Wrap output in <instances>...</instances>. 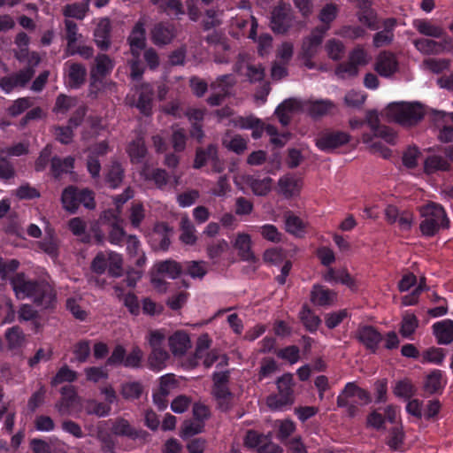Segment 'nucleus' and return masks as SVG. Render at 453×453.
<instances>
[{
    "label": "nucleus",
    "mask_w": 453,
    "mask_h": 453,
    "mask_svg": "<svg viewBox=\"0 0 453 453\" xmlns=\"http://www.w3.org/2000/svg\"><path fill=\"white\" fill-rule=\"evenodd\" d=\"M10 284L18 299L30 298L36 306L49 309L57 302L54 288L45 280H32L24 273H17L10 278Z\"/></svg>",
    "instance_id": "1"
},
{
    "label": "nucleus",
    "mask_w": 453,
    "mask_h": 453,
    "mask_svg": "<svg viewBox=\"0 0 453 453\" xmlns=\"http://www.w3.org/2000/svg\"><path fill=\"white\" fill-rule=\"evenodd\" d=\"M426 113V107L418 102H395L386 108L388 119L403 127L418 125Z\"/></svg>",
    "instance_id": "2"
},
{
    "label": "nucleus",
    "mask_w": 453,
    "mask_h": 453,
    "mask_svg": "<svg viewBox=\"0 0 453 453\" xmlns=\"http://www.w3.org/2000/svg\"><path fill=\"white\" fill-rule=\"evenodd\" d=\"M420 216L423 218L419 225L420 232L427 237L434 236L441 228L449 227V219L447 217L444 208L430 202L419 209Z\"/></svg>",
    "instance_id": "3"
},
{
    "label": "nucleus",
    "mask_w": 453,
    "mask_h": 453,
    "mask_svg": "<svg viewBox=\"0 0 453 453\" xmlns=\"http://www.w3.org/2000/svg\"><path fill=\"white\" fill-rule=\"evenodd\" d=\"M370 402L371 396L369 392L359 388L354 382L347 383L337 397V406L346 408L349 417H354L357 414L358 404H367Z\"/></svg>",
    "instance_id": "4"
},
{
    "label": "nucleus",
    "mask_w": 453,
    "mask_h": 453,
    "mask_svg": "<svg viewBox=\"0 0 453 453\" xmlns=\"http://www.w3.org/2000/svg\"><path fill=\"white\" fill-rule=\"evenodd\" d=\"M229 378L228 371L215 372L212 376L211 394L218 409L225 412L231 410L234 403V395L228 388Z\"/></svg>",
    "instance_id": "5"
},
{
    "label": "nucleus",
    "mask_w": 453,
    "mask_h": 453,
    "mask_svg": "<svg viewBox=\"0 0 453 453\" xmlns=\"http://www.w3.org/2000/svg\"><path fill=\"white\" fill-rule=\"evenodd\" d=\"M148 23V17L142 15L134 23L129 35L127 38V42L129 46V50L132 57L141 55V51L146 48V26Z\"/></svg>",
    "instance_id": "6"
},
{
    "label": "nucleus",
    "mask_w": 453,
    "mask_h": 453,
    "mask_svg": "<svg viewBox=\"0 0 453 453\" xmlns=\"http://www.w3.org/2000/svg\"><path fill=\"white\" fill-rule=\"evenodd\" d=\"M292 20L293 14L290 4L280 1L272 12V30L277 34H285L291 27Z\"/></svg>",
    "instance_id": "7"
},
{
    "label": "nucleus",
    "mask_w": 453,
    "mask_h": 453,
    "mask_svg": "<svg viewBox=\"0 0 453 453\" xmlns=\"http://www.w3.org/2000/svg\"><path fill=\"white\" fill-rule=\"evenodd\" d=\"M35 75L32 66L26 67L18 73L0 79V88L6 93L12 92L16 88H24Z\"/></svg>",
    "instance_id": "8"
},
{
    "label": "nucleus",
    "mask_w": 453,
    "mask_h": 453,
    "mask_svg": "<svg viewBox=\"0 0 453 453\" xmlns=\"http://www.w3.org/2000/svg\"><path fill=\"white\" fill-rule=\"evenodd\" d=\"M114 67V61L106 54H98L95 58L94 65L90 68V88L96 86V82L109 75Z\"/></svg>",
    "instance_id": "9"
},
{
    "label": "nucleus",
    "mask_w": 453,
    "mask_h": 453,
    "mask_svg": "<svg viewBox=\"0 0 453 453\" xmlns=\"http://www.w3.org/2000/svg\"><path fill=\"white\" fill-rule=\"evenodd\" d=\"M175 26L169 22L160 21L156 23L150 30L151 42L157 46L170 44L176 37Z\"/></svg>",
    "instance_id": "10"
},
{
    "label": "nucleus",
    "mask_w": 453,
    "mask_h": 453,
    "mask_svg": "<svg viewBox=\"0 0 453 453\" xmlns=\"http://www.w3.org/2000/svg\"><path fill=\"white\" fill-rule=\"evenodd\" d=\"M349 142V135L342 131H325L316 139V145L321 150H334Z\"/></svg>",
    "instance_id": "11"
},
{
    "label": "nucleus",
    "mask_w": 453,
    "mask_h": 453,
    "mask_svg": "<svg viewBox=\"0 0 453 453\" xmlns=\"http://www.w3.org/2000/svg\"><path fill=\"white\" fill-rule=\"evenodd\" d=\"M111 432L118 436H126L132 440L140 439L147 441L150 434L147 431L135 429L131 424L123 418H117L111 426Z\"/></svg>",
    "instance_id": "12"
},
{
    "label": "nucleus",
    "mask_w": 453,
    "mask_h": 453,
    "mask_svg": "<svg viewBox=\"0 0 453 453\" xmlns=\"http://www.w3.org/2000/svg\"><path fill=\"white\" fill-rule=\"evenodd\" d=\"M374 70L382 77H390L398 70V61L395 55L383 50L377 56Z\"/></svg>",
    "instance_id": "13"
},
{
    "label": "nucleus",
    "mask_w": 453,
    "mask_h": 453,
    "mask_svg": "<svg viewBox=\"0 0 453 453\" xmlns=\"http://www.w3.org/2000/svg\"><path fill=\"white\" fill-rule=\"evenodd\" d=\"M328 27H317L313 29L309 36H307L302 44V58H313L323 41Z\"/></svg>",
    "instance_id": "14"
},
{
    "label": "nucleus",
    "mask_w": 453,
    "mask_h": 453,
    "mask_svg": "<svg viewBox=\"0 0 453 453\" xmlns=\"http://www.w3.org/2000/svg\"><path fill=\"white\" fill-rule=\"evenodd\" d=\"M337 294L323 285L312 286L310 294V301L315 306L328 307L335 303Z\"/></svg>",
    "instance_id": "15"
},
{
    "label": "nucleus",
    "mask_w": 453,
    "mask_h": 453,
    "mask_svg": "<svg viewBox=\"0 0 453 453\" xmlns=\"http://www.w3.org/2000/svg\"><path fill=\"white\" fill-rule=\"evenodd\" d=\"M125 178V168L117 159H111L104 170V181L106 185L116 189L121 186Z\"/></svg>",
    "instance_id": "16"
},
{
    "label": "nucleus",
    "mask_w": 453,
    "mask_h": 453,
    "mask_svg": "<svg viewBox=\"0 0 453 453\" xmlns=\"http://www.w3.org/2000/svg\"><path fill=\"white\" fill-rule=\"evenodd\" d=\"M138 92V99L136 102V108L144 116H150L152 114L153 95L154 90L150 84L143 82L136 87Z\"/></svg>",
    "instance_id": "17"
},
{
    "label": "nucleus",
    "mask_w": 453,
    "mask_h": 453,
    "mask_svg": "<svg viewBox=\"0 0 453 453\" xmlns=\"http://www.w3.org/2000/svg\"><path fill=\"white\" fill-rule=\"evenodd\" d=\"M356 338L364 344L366 349L375 353L379 343L382 340V335L373 326H364L357 329Z\"/></svg>",
    "instance_id": "18"
},
{
    "label": "nucleus",
    "mask_w": 453,
    "mask_h": 453,
    "mask_svg": "<svg viewBox=\"0 0 453 453\" xmlns=\"http://www.w3.org/2000/svg\"><path fill=\"white\" fill-rule=\"evenodd\" d=\"M302 187V180L293 174H285L278 180V192L285 198L298 196Z\"/></svg>",
    "instance_id": "19"
},
{
    "label": "nucleus",
    "mask_w": 453,
    "mask_h": 453,
    "mask_svg": "<svg viewBox=\"0 0 453 453\" xmlns=\"http://www.w3.org/2000/svg\"><path fill=\"white\" fill-rule=\"evenodd\" d=\"M111 31L110 19L107 18L102 19L94 31V42L100 50H107L110 48Z\"/></svg>",
    "instance_id": "20"
},
{
    "label": "nucleus",
    "mask_w": 453,
    "mask_h": 453,
    "mask_svg": "<svg viewBox=\"0 0 453 453\" xmlns=\"http://www.w3.org/2000/svg\"><path fill=\"white\" fill-rule=\"evenodd\" d=\"M148 150L142 133H139L135 139L132 140L127 147V153L133 164L142 163L147 155Z\"/></svg>",
    "instance_id": "21"
},
{
    "label": "nucleus",
    "mask_w": 453,
    "mask_h": 453,
    "mask_svg": "<svg viewBox=\"0 0 453 453\" xmlns=\"http://www.w3.org/2000/svg\"><path fill=\"white\" fill-rule=\"evenodd\" d=\"M302 108L301 103L295 99L289 98L282 102L275 110V115L282 126L289 124L292 114Z\"/></svg>",
    "instance_id": "22"
},
{
    "label": "nucleus",
    "mask_w": 453,
    "mask_h": 453,
    "mask_svg": "<svg viewBox=\"0 0 453 453\" xmlns=\"http://www.w3.org/2000/svg\"><path fill=\"white\" fill-rule=\"evenodd\" d=\"M67 79L68 86L72 88L81 87L87 77V69L84 65L76 62H68Z\"/></svg>",
    "instance_id": "23"
},
{
    "label": "nucleus",
    "mask_w": 453,
    "mask_h": 453,
    "mask_svg": "<svg viewBox=\"0 0 453 453\" xmlns=\"http://www.w3.org/2000/svg\"><path fill=\"white\" fill-rule=\"evenodd\" d=\"M242 180L251 188L253 194L258 196H266L271 191L273 182L270 177L257 179L252 175L242 176Z\"/></svg>",
    "instance_id": "24"
},
{
    "label": "nucleus",
    "mask_w": 453,
    "mask_h": 453,
    "mask_svg": "<svg viewBox=\"0 0 453 453\" xmlns=\"http://www.w3.org/2000/svg\"><path fill=\"white\" fill-rule=\"evenodd\" d=\"M169 347L174 356H183L191 347L188 334L184 331H177L169 337Z\"/></svg>",
    "instance_id": "25"
},
{
    "label": "nucleus",
    "mask_w": 453,
    "mask_h": 453,
    "mask_svg": "<svg viewBox=\"0 0 453 453\" xmlns=\"http://www.w3.org/2000/svg\"><path fill=\"white\" fill-rule=\"evenodd\" d=\"M434 334L439 344H449L453 342V321L445 319L433 326Z\"/></svg>",
    "instance_id": "26"
},
{
    "label": "nucleus",
    "mask_w": 453,
    "mask_h": 453,
    "mask_svg": "<svg viewBox=\"0 0 453 453\" xmlns=\"http://www.w3.org/2000/svg\"><path fill=\"white\" fill-rule=\"evenodd\" d=\"M234 247L238 250V255L242 260L249 262H255L257 260L251 250V239L250 234L244 233L238 234Z\"/></svg>",
    "instance_id": "27"
},
{
    "label": "nucleus",
    "mask_w": 453,
    "mask_h": 453,
    "mask_svg": "<svg viewBox=\"0 0 453 453\" xmlns=\"http://www.w3.org/2000/svg\"><path fill=\"white\" fill-rule=\"evenodd\" d=\"M37 246L50 257L53 258L58 257L59 241L53 229L47 228L45 230V237L42 241L37 242Z\"/></svg>",
    "instance_id": "28"
},
{
    "label": "nucleus",
    "mask_w": 453,
    "mask_h": 453,
    "mask_svg": "<svg viewBox=\"0 0 453 453\" xmlns=\"http://www.w3.org/2000/svg\"><path fill=\"white\" fill-rule=\"evenodd\" d=\"M222 145L237 155H242L248 150V139L239 134L230 135L226 134L222 139Z\"/></svg>",
    "instance_id": "29"
},
{
    "label": "nucleus",
    "mask_w": 453,
    "mask_h": 453,
    "mask_svg": "<svg viewBox=\"0 0 453 453\" xmlns=\"http://www.w3.org/2000/svg\"><path fill=\"white\" fill-rule=\"evenodd\" d=\"M75 159L72 156L65 158L53 157L50 160V172L54 178L58 179L64 173H71L74 167Z\"/></svg>",
    "instance_id": "30"
},
{
    "label": "nucleus",
    "mask_w": 453,
    "mask_h": 453,
    "mask_svg": "<svg viewBox=\"0 0 453 453\" xmlns=\"http://www.w3.org/2000/svg\"><path fill=\"white\" fill-rule=\"evenodd\" d=\"M4 339L7 342L8 349L13 350L23 347L27 338L22 328L19 326H13L8 328L4 334Z\"/></svg>",
    "instance_id": "31"
},
{
    "label": "nucleus",
    "mask_w": 453,
    "mask_h": 453,
    "mask_svg": "<svg viewBox=\"0 0 453 453\" xmlns=\"http://www.w3.org/2000/svg\"><path fill=\"white\" fill-rule=\"evenodd\" d=\"M219 155L218 146L211 143L206 148L199 147L196 150V156L193 163L195 169H200L206 165L208 161L213 159Z\"/></svg>",
    "instance_id": "32"
},
{
    "label": "nucleus",
    "mask_w": 453,
    "mask_h": 453,
    "mask_svg": "<svg viewBox=\"0 0 453 453\" xmlns=\"http://www.w3.org/2000/svg\"><path fill=\"white\" fill-rule=\"evenodd\" d=\"M80 190L73 186L65 188L61 196V202L65 210L74 213L80 206Z\"/></svg>",
    "instance_id": "33"
},
{
    "label": "nucleus",
    "mask_w": 453,
    "mask_h": 453,
    "mask_svg": "<svg viewBox=\"0 0 453 453\" xmlns=\"http://www.w3.org/2000/svg\"><path fill=\"white\" fill-rule=\"evenodd\" d=\"M155 269L158 274L166 275L171 279H177L183 273V265L173 259L157 263Z\"/></svg>",
    "instance_id": "34"
},
{
    "label": "nucleus",
    "mask_w": 453,
    "mask_h": 453,
    "mask_svg": "<svg viewBox=\"0 0 453 453\" xmlns=\"http://www.w3.org/2000/svg\"><path fill=\"white\" fill-rule=\"evenodd\" d=\"M450 169V164L441 156L433 155L427 157L424 162V172L426 174H433L438 171L448 172Z\"/></svg>",
    "instance_id": "35"
},
{
    "label": "nucleus",
    "mask_w": 453,
    "mask_h": 453,
    "mask_svg": "<svg viewBox=\"0 0 453 453\" xmlns=\"http://www.w3.org/2000/svg\"><path fill=\"white\" fill-rule=\"evenodd\" d=\"M61 399L56 403V408L61 414H65L75 403L77 393L73 386L68 385L61 388Z\"/></svg>",
    "instance_id": "36"
},
{
    "label": "nucleus",
    "mask_w": 453,
    "mask_h": 453,
    "mask_svg": "<svg viewBox=\"0 0 453 453\" xmlns=\"http://www.w3.org/2000/svg\"><path fill=\"white\" fill-rule=\"evenodd\" d=\"M229 249L230 245L227 241L225 239H217L207 243L206 253L208 257L216 263Z\"/></svg>",
    "instance_id": "37"
},
{
    "label": "nucleus",
    "mask_w": 453,
    "mask_h": 453,
    "mask_svg": "<svg viewBox=\"0 0 453 453\" xmlns=\"http://www.w3.org/2000/svg\"><path fill=\"white\" fill-rule=\"evenodd\" d=\"M334 108L329 100H316L306 103V110L312 118H319L328 114Z\"/></svg>",
    "instance_id": "38"
},
{
    "label": "nucleus",
    "mask_w": 453,
    "mask_h": 453,
    "mask_svg": "<svg viewBox=\"0 0 453 453\" xmlns=\"http://www.w3.org/2000/svg\"><path fill=\"white\" fill-rule=\"evenodd\" d=\"M171 129V144L174 152L179 153L184 151L188 139L186 129L179 127V125H173Z\"/></svg>",
    "instance_id": "39"
},
{
    "label": "nucleus",
    "mask_w": 453,
    "mask_h": 453,
    "mask_svg": "<svg viewBox=\"0 0 453 453\" xmlns=\"http://www.w3.org/2000/svg\"><path fill=\"white\" fill-rule=\"evenodd\" d=\"M180 228L181 234L180 240L188 245H193L196 242V228L187 215L180 219Z\"/></svg>",
    "instance_id": "40"
},
{
    "label": "nucleus",
    "mask_w": 453,
    "mask_h": 453,
    "mask_svg": "<svg viewBox=\"0 0 453 453\" xmlns=\"http://www.w3.org/2000/svg\"><path fill=\"white\" fill-rule=\"evenodd\" d=\"M89 9V1L85 0L82 3H73L63 7V15L66 18H74L83 19Z\"/></svg>",
    "instance_id": "41"
},
{
    "label": "nucleus",
    "mask_w": 453,
    "mask_h": 453,
    "mask_svg": "<svg viewBox=\"0 0 453 453\" xmlns=\"http://www.w3.org/2000/svg\"><path fill=\"white\" fill-rule=\"evenodd\" d=\"M299 318L304 327L310 332L317 331L321 323L319 317L316 315L307 304L303 305Z\"/></svg>",
    "instance_id": "42"
},
{
    "label": "nucleus",
    "mask_w": 453,
    "mask_h": 453,
    "mask_svg": "<svg viewBox=\"0 0 453 453\" xmlns=\"http://www.w3.org/2000/svg\"><path fill=\"white\" fill-rule=\"evenodd\" d=\"M236 81L232 74H225L219 76L210 84L212 91L219 92L226 96L230 95V89L234 86Z\"/></svg>",
    "instance_id": "43"
},
{
    "label": "nucleus",
    "mask_w": 453,
    "mask_h": 453,
    "mask_svg": "<svg viewBox=\"0 0 453 453\" xmlns=\"http://www.w3.org/2000/svg\"><path fill=\"white\" fill-rule=\"evenodd\" d=\"M278 392L276 394L288 397L295 402L294 396V381L291 373H284L276 380Z\"/></svg>",
    "instance_id": "44"
},
{
    "label": "nucleus",
    "mask_w": 453,
    "mask_h": 453,
    "mask_svg": "<svg viewBox=\"0 0 453 453\" xmlns=\"http://www.w3.org/2000/svg\"><path fill=\"white\" fill-rule=\"evenodd\" d=\"M414 27L419 34L426 36L441 38L444 34V30L441 27L434 25L432 22L426 19L415 20Z\"/></svg>",
    "instance_id": "45"
},
{
    "label": "nucleus",
    "mask_w": 453,
    "mask_h": 453,
    "mask_svg": "<svg viewBox=\"0 0 453 453\" xmlns=\"http://www.w3.org/2000/svg\"><path fill=\"white\" fill-rule=\"evenodd\" d=\"M65 38L66 40V48L65 52L66 53L73 47L76 45V42L82 37V35L79 33L77 24L71 19H65Z\"/></svg>",
    "instance_id": "46"
},
{
    "label": "nucleus",
    "mask_w": 453,
    "mask_h": 453,
    "mask_svg": "<svg viewBox=\"0 0 453 453\" xmlns=\"http://www.w3.org/2000/svg\"><path fill=\"white\" fill-rule=\"evenodd\" d=\"M168 358L169 354L165 349H152L148 357L149 366L154 371H160L165 368Z\"/></svg>",
    "instance_id": "47"
},
{
    "label": "nucleus",
    "mask_w": 453,
    "mask_h": 453,
    "mask_svg": "<svg viewBox=\"0 0 453 453\" xmlns=\"http://www.w3.org/2000/svg\"><path fill=\"white\" fill-rule=\"evenodd\" d=\"M108 274L113 278H119L123 274V258L120 254L108 251Z\"/></svg>",
    "instance_id": "48"
},
{
    "label": "nucleus",
    "mask_w": 453,
    "mask_h": 453,
    "mask_svg": "<svg viewBox=\"0 0 453 453\" xmlns=\"http://www.w3.org/2000/svg\"><path fill=\"white\" fill-rule=\"evenodd\" d=\"M142 392L143 386L139 381L126 382L120 387V395L128 401L140 398Z\"/></svg>",
    "instance_id": "49"
},
{
    "label": "nucleus",
    "mask_w": 453,
    "mask_h": 453,
    "mask_svg": "<svg viewBox=\"0 0 453 453\" xmlns=\"http://www.w3.org/2000/svg\"><path fill=\"white\" fill-rule=\"evenodd\" d=\"M284 219L285 229L288 233L294 235H299L303 232L305 225L299 217L296 216L291 211H287L284 213Z\"/></svg>",
    "instance_id": "50"
},
{
    "label": "nucleus",
    "mask_w": 453,
    "mask_h": 453,
    "mask_svg": "<svg viewBox=\"0 0 453 453\" xmlns=\"http://www.w3.org/2000/svg\"><path fill=\"white\" fill-rule=\"evenodd\" d=\"M418 326V319L412 313H406L403 316L400 326V334L404 338L411 337Z\"/></svg>",
    "instance_id": "51"
},
{
    "label": "nucleus",
    "mask_w": 453,
    "mask_h": 453,
    "mask_svg": "<svg viewBox=\"0 0 453 453\" xmlns=\"http://www.w3.org/2000/svg\"><path fill=\"white\" fill-rule=\"evenodd\" d=\"M206 262L187 261L183 265V272L194 279H203L207 273Z\"/></svg>",
    "instance_id": "52"
},
{
    "label": "nucleus",
    "mask_w": 453,
    "mask_h": 453,
    "mask_svg": "<svg viewBox=\"0 0 453 453\" xmlns=\"http://www.w3.org/2000/svg\"><path fill=\"white\" fill-rule=\"evenodd\" d=\"M441 380V372L440 370L433 371L426 376V381L424 383L425 391L429 395L437 393L442 388Z\"/></svg>",
    "instance_id": "53"
},
{
    "label": "nucleus",
    "mask_w": 453,
    "mask_h": 453,
    "mask_svg": "<svg viewBox=\"0 0 453 453\" xmlns=\"http://www.w3.org/2000/svg\"><path fill=\"white\" fill-rule=\"evenodd\" d=\"M325 49L327 56L334 61L342 59L345 53L344 44L337 39L328 40L325 45Z\"/></svg>",
    "instance_id": "54"
},
{
    "label": "nucleus",
    "mask_w": 453,
    "mask_h": 453,
    "mask_svg": "<svg viewBox=\"0 0 453 453\" xmlns=\"http://www.w3.org/2000/svg\"><path fill=\"white\" fill-rule=\"evenodd\" d=\"M76 97L69 96L65 94H60L56 98L53 111L56 113L65 114L68 111L73 108L76 105Z\"/></svg>",
    "instance_id": "55"
},
{
    "label": "nucleus",
    "mask_w": 453,
    "mask_h": 453,
    "mask_svg": "<svg viewBox=\"0 0 453 453\" xmlns=\"http://www.w3.org/2000/svg\"><path fill=\"white\" fill-rule=\"evenodd\" d=\"M271 437V433L263 434L254 430H249L244 438V445L250 449H258L263 442H266V440H269Z\"/></svg>",
    "instance_id": "56"
},
{
    "label": "nucleus",
    "mask_w": 453,
    "mask_h": 453,
    "mask_svg": "<svg viewBox=\"0 0 453 453\" xmlns=\"http://www.w3.org/2000/svg\"><path fill=\"white\" fill-rule=\"evenodd\" d=\"M33 104L34 102L30 97H20L12 102L7 109V112L12 117H17L32 107Z\"/></svg>",
    "instance_id": "57"
},
{
    "label": "nucleus",
    "mask_w": 453,
    "mask_h": 453,
    "mask_svg": "<svg viewBox=\"0 0 453 453\" xmlns=\"http://www.w3.org/2000/svg\"><path fill=\"white\" fill-rule=\"evenodd\" d=\"M349 58L354 63L357 67L359 65L364 66L369 64L372 58L368 54V52L365 50V48L358 44L357 45L349 54Z\"/></svg>",
    "instance_id": "58"
},
{
    "label": "nucleus",
    "mask_w": 453,
    "mask_h": 453,
    "mask_svg": "<svg viewBox=\"0 0 453 453\" xmlns=\"http://www.w3.org/2000/svg\"><path fill=\"white\" fill-rule=\"evenodd\" d=\"M357 19L360 23L366 26L371 30L379 28L378 14L373 9L358 12Z\"/></svg>",
    "instance_id": "59"
},
{
    "label": "nucleus",
    "mask_w": 453,
    "mask_h": 453,
    "mask_svg": "<svg viewBox=\"0 0 453 453\" xmlns=\"http://www.w3.org/2000/svg\"><path fill=\"white\" fill-rule=\"evenodd\" d=\"M85 411L88 415L104 417L109 415V413L111 412V406L104 403L90 400L86 403Z\"/></svg>",
    "instance_id": "60"
},
{
    "label": "nucleus",
    "mask_w": 453,
    "mask_h": 453,
    "mask_svg": "<svg viewBox=\"0 0 453 453\" xmlns=\"http://www.w3.org/2000/svg\"><path fill=\"white\" fill-rule=\"evenodd\" d=\"M293 403V400L278 394L270 395L266 398V404L272 411H281L288 406H291Z\"/></svg>",
    "instance_id": "61"
},
{
    "label": "nucleus",
    "mask_w": 453,
    "mask_h": 453,
    "mask_svg": "<svg viewBox=\"0 0 453 453\" xmlns=\"http://www.w3.org/2000/svg\"><path fill=\"white\" fill-rule=\"evenodd\" d=\"M77 379L76 372L71 370L67 365L62 366L51 380V385L56 386L63 382H73Z\"/></svg>",
    "instance_id": "62"
},
{
    "label": "nucleus",
    "mask_w": 453,
    "mask_h": 453,
    "mask_svg": "<svg viewBox=\"0 0 453 453\" xmlns=\"http://www.w3.org/2000/svg\"><path fill=\"white\" fill-rule=\"evenodd\" d=\"M108 251L98 252L90 264V269L96 274H103L106 272L108 266Z\"/></svg>",
    "instance_id": "63"
},
{
    "label": "nucleus",
    "mask_w": 453,
    "mask_h": 453,
    "mask_svg": "<svg viewBox=\"0 0 453 453\" xmlns=\"http://www.w3.org/2000/svg\"><path fill=\"white\" fill-rule=\"evenodd\" d=\"M413 43L417 50L424 54L430 55L439 52L440 44L434 40L421 38L415 40Z\"/></svg>",
    "instance_id": "64"
}]
</instances>
